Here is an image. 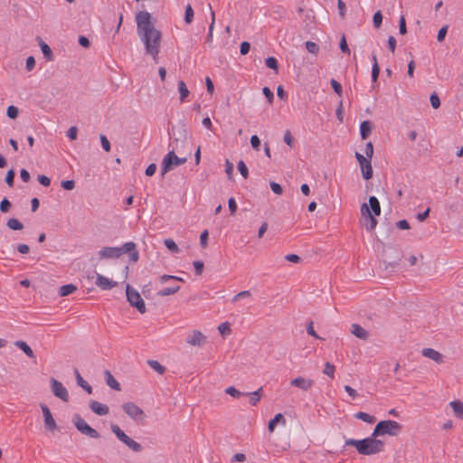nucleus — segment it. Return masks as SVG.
Listing matches in <instances>:
<instances>
[{
	"label": "nucleus",
	"instance_id": "64",
	"mask_svg": "<svg viewBox=\"0 0 463 463\" xmlns=\"http://www.w3.org/2000/svg\"><path fill=\"white\" fill-rule=\"evenodd\" d=\"M77 135H78V128L76 127H71L69 129H68V132H67V137L71 139V140H75L77 138Z\"/></svg>",
	"mask_w": 463,
	"mask_h": 463
},
{
	"label": "nucleus",
	"instance_id": "39",
	"mask_svg": "<svg viewBox=\"0 0 463 463\" xmlns=\"http://www.w3.org/2000/svg\"><path fill=\"white\" fill-rule=\"evenodd\" d=\"M265 64L268 68L274 70L275 72H278L279 65L278 61L274 57H269L265 60Z\"/></svg>",
	"mask_w": 463,
	"mask_h": 463
},
{
	"label": "nucleus",
	"instance_id": "5",
	"mask_svg": "<svg viewBox=\"0 0 463 463\" xmlns=\"http://www.w3.org/2000/svg\"><path fill=\"white\" fill-rule=\"evenodd\" d=\"M72 422L77 430L82 435L91 439H99L100 437L99 433L95 429L90 427L80 414L73 415Z\"/></svg>",
	"mask_w": 463,
	"mask_h": 463
},
{
	"label": "nucleus",
	"instance_id": "54",
	"mask_svg": "<svg viewBox=\"0 0 463 463\" xmlns=\"http://www.w3.org/2000/svg\"><path fill=\"white\" fill-rule=\"evenodd\" d=\"M339 47L344 53L350 54V49L347 45L346 39H345V35H343L340 40Z\"/></svg>",
	"mask_w": 463,
	"mask_h": 463
},
{
	"label": "nucleus",
	"instance_id": "21",
	"mask_svg": "<svg viewBox=\"0 0 463 463\" xmlns=\"http://www.w3.org/2000/svg\"><path fill=\"white\" fill-rule=\"evenodd\" d=\"M367 205L372 212V214L375 216H379L381 214L380 202L375 196L369 197Z\"/></svg>",
	"mask_w": 463,
	"mask_h": 463
},
{
	"label": "nucleus",
	"instance_id": "59",
	"mask_svg": "<svg viewBox=\"0 0 463 463\" xmlns=\"http://www.w3.org/2000/svg\"><path fill=\"white\" fill-rule=\"evenodd\" d=\"M100 143L106 152L110 151V143L105 135H100Z\"/></svg>",
	"mask_w": 463,
	"mask_h": 463
},
{
	"label": "nucleus",
	"instance_id": "56",
	"mask_svg": "<svg viewBox=\"0 0 463 463\" xmlns=\"http://www.w3.org/2000/svg\"><path fill=\"white\" fill-rule=\"evenodd\" d=\"M337 8L339 12V16L341 19H344L345 16V4L343 0H337Z\"/></svg>",
	"mask_w": 463,
	"mask_h": 463
},
{
	"label": "nucleus",
	"instance_id": "13",
	"mask_svg": "<svg viewBox=\"0 0 463 463\" xmlns=\"http://www.w3.org/2000/svg\"><path fill=\"white\" fill-rule=\"evenodd\" d=\"M185 342L192 346H202L206 343V336L199 330H194Z\"/></svg>",
	"mask_w": 463,
	"mask_h": 463
},
{
	"label": "nucleus",
	"instance_id": "41",
	"mask_svg": "<svg viewBox=\"0 0 463 463\" xmlns=\"http://www.w3.org/2000/svg\"><path fill=\"white\" fill-rule=\"evenodd\" d=\"M194 13L191 5H187V6L185 7L184 22L186 24H191L194 19Z\"/></svg>",
	"mask_w": 463,
	"mask_h": 463
},
{
	"label": "nucleus",
	"instance_id": "14",
	"mask_svg": "<svg viewBox=\"0 0 463 463\" xmlns=\"http://www.w3.org/2000/svg\"><path fill=\"white\" fill-rule=\"evenodd\" d=\"M41 409L43 414L44 425L50 431H54L57 430V424L52 415V412L47 405L41 404Z\"/></svg>",
	"mask_w": 463,
	"mask_h": 463
},
{
	"label": "nucleus",
	"instance_id": "33",
	"mask_svg": "<svg viewBox=\"0 0 463 463\" xmlns=\"http://www.w3.org/2000/svg\"><path fill=\"white\" fill-rule=\"evenodd\" d=\"M180 290V286L165 288L157 292L159 297H167L177 293Z\"/></svg>",
	"mask_w": 463,
	"mask_h": 463
},
{
	"label": "nucleus",
	"instance_id": "37",
	"mask_svg": "<svg viewBox=\"0 0 463 463\" xmlns=\"http://www.w3.org/2000/svg\"><path fill=\"white\" fill-rule=\"evenodd\" d=\"M165 246L172 252L177 253L179 252V248L177 244L172 239H165L164 241Z\"/></svg>",
	"mask_w": 463,
	"mask_h": 463
},
{
	"label": "nucleus",
	"instance_id": "18",
	"mask_svg": "<svg viewBox=\"0 0 463 463\" xmlns=\"http://www.w3.org/2000/svg\"><path fill=\"white\" fill-rule=\"evenodd\" d=\"M90 408L95 414L99 416H104L109 412V409L107 405L102 404L97 401H90Z\"/></svg>",
	"mask_w": 463,
	"mask_h": 463
},
{
	"label": "nucleus",
	"instance_id": "32",
	"mask_svg": "<svg viewBox=\"0 0 463 463\" xmlns=\"http://www.w3.org/2000/svg\"><path fill=\"white\" fill-rule=\"evenodd\" d=\"M178 91L180 93V100L184 102L190 93L184 80L178 81Z\"/></svg>",
	"mask_w": 463,
	"mask_h": 463
},
{
	"label": "nucleus",
	"instance_id": "47",
	"mask_svg": "<svg viewBox=\"0 0 463 463\" xmlns=\"http://www.w3.org/2000/svg\"><path fill=\"white\" fill-rule=\"evenodd\" d=\"M382 22H383V14H382L381 11L375 12L373 16V26L375 28H379L382 24Z\"/></svg>",
	"mask_w": 463,
	"mask_h": 463
},
{
	"label": "nucleus",
	"instance_id": "4",
	"mask_svg": "<svg viewBox=\"0 0 463 463\" xmlns=\"http://www.w3.org/2000/svg\"><path fill=\"white\" fill-rule=\"evenodd\" d=\"M402 427V425L392 420H381L379 421L373 431V437H379L383 435H389V436H398L401 432Z\"/></svg>",
	"mask_w": 463,
	"mask_h": 463
},
{
	"label": "nucleus",
	"instance_id": "30",
	"mask_svg": "<svg viewBox=\"0 0 463 463\" xmlns=\"http://www.w3.org/2000/svg\"><path fill=\"white\" fill-rule=\"evenodd\" d=\"M6 226L13 231H21L24 229V224L16 218H10L6 222Z\"/></svg>",
	"mask_w": 463,
	"mask_h": 463
},
{
	"label": "nucleus",
	"instance_id": "51",
	"mask_svg": "<svg viewBox=\"0 0 463 463\" xmlns=\"http://www.w3.org/2000/svg\"><path fill=\"white\" fill-rule=\"evenodd\" d=\"M380 73V67L378 62H375V64H373L372 67V81L376 82L379 77Z\"/></svg>",
	"mask_w": 463,
	"mask_h": 463
},
{
	"label": "nucleus",
	"instance_id": "10",
	"mask_svg": "<svg viewBox=\"0 0 463 463\" xmlns=\"http://www.w3.org/2000/svg\"><path fill=\"white\" fill-rule=\"evenodd\" d=\"M122 409L128 417L137 422H142L146 418L144 411L132 402H125Z\"/></svg>",
	"mask_w": 463,
	"mask_h": 463
},
{
	"label": "nucleus",
	"instance_id": "62",
	"mask_svg": "<svg viewBox=\"0 0 463 463\" xmlns=\"http://www.w3.org/2000/svg\"><path fill=\"white\" fill-rule=\"evenodd\" d=\"M250 49V44L248 42H242L240 46V52L241 55H246L249 53Z\"/></svg>",
	"mask_w": 463,
	"mask_h": 463
},
{
	"label": "nucleus",
	"instance_id": "23",
	"mask_svg": "<svg viewBox=\"0 0 463 463\" xmlns=\"http://www.w3.org/2000/svg\"><path fill=\"white\" fill-rule=\"evenodd\" d=\"M74 374L79 386H80L83 390H85L88 393L92 392V387L81 377L79 370L77 368L74 369Z\"/></svg>",
	"mask_w": 463,
	"mask_h": 463
},
{
	"label": "nucleus",
	"instance_id": "31",
	"mask_svg": "<svg viewBox=\"0 0 463 463\" xmlns=\"http://www.w3.org/2000/svg\"><path fill=\"white\" fill-rule=\"evenodd\" d=\"M279 421H282L283 423H285L284 416L281 413L276 414L274 416V418L269 420V425H268L269 431L273 432L277 423H279Z\"/></svg>",
	"mask_w": 463,
	"mask_h": 463
},
{
	"label": "nucleus",
	"instance_id": "3",
	"mask_svg": "<svg viewBox=\"0 0 463 463\" xmlns=\"http://www.w3.org/2000/svg\"><path fill=\"white\" fill-rule=\"evenodd\" d=\"M125 253H129V260L137 262L139 258L137 245L133 241L124 243L121 247H104L99 254L101 259H117Z\"/></svg>",
	"mask_w": 463,
	"mask_h": 463
},
{
	"label": "nucleus",
	"instance_id": "12",
	"mask_svg": "<svg viewBox=\"0 0 463 463\" xmlns=\"http://www.w3.org/2000/svg\"><path fill=\"white\" fill-rule=\"evenodd\" d=\"M50 383L52 392L54 394V396L61 399L62 402H67L70 397L69 392L67 389L63 386V384L54 378H52Z\"/></svg>",
	"mask_w": 463,
	"mask_h": 463
},
{
	"label": "nucleus",
	"instance_id": "28",
	"mask_svg": "<svg viewBox=\"0 0 463 463\" xmlns=\"http://www.w3.org/2000/svg\"><path fill=\"white\" fill-rule=\"evenodd\" d=\"M262 387H260L257 391L253 392H245L244 395L250 396V403L252 406H256L261 398Z\"/></svg>",
	"mask_w": 463,
	"mask_h": 463
},
{
	"label": "nucleus",
	"instance_id": "9",
	"mask_svg": "<svg viewBox=\"0 0 463 463\" xmlns=\"http://www.w3.org/2000/svg\"><path fill=\"white\" fill-rule=\"evenodd\" d=\"M361 217H362V223L364 225L365 229L368 232L373 231L378 223V221L375 218V215L372 214V212L370 211L367 203H364L361 205Z\"/></svg>",
	"mask_w": 463,
	"mask_h": 463
},
{
	"label": "nucleus",
	"instance_id": "15",
	"mask_svg": "<svg viewBox=\"0 0 463 463\" xmlns=\"http://www.w3.org/2000/svg\"><path fill=\"white\" fill-rule=\"evenodd\" d=\"M290 385L293 387L299 388L302 391H308L314 385V381L309 378L297 377L290 381Z\"/></svg>",
	"mask_w": 463,
	"mask_h": 463
},
{
	"label": "nucleus",
	"instance_id": "48",
	"mask_svg": "<svg viewBox=\"0 0 463 463\" xmlns=\"http://www.w3.org/2000/svg\"><path fill=\"white\" fill-rule=\"evenodd\" d=\"M11 206H12V204H11L10 201L7 198H4L0 202V212L4 213H8Z\"/></svg>",
	"mask_w": 463,
	"mask_h": 463
},
{
	"label": "nucleus",
	"instance_id": "34",
	"mask_svg": "<svg viewBox=\"0 0 463 463\" xmlns=\"http://www.w3.org/2000/svg\"><path fill=\"white\" fill-rule=\"evenodd\" d=\"M210 8H211L212 22H211V24L209 26L208 34L206 36V43H213V27H214V24H215V13L212 10L211 6H210Z\"/></svg>",
	"mask_w": 463,
	"mask_h": 463
},
{
	"label": "nucleus",
	"instance_id": "24",
	"mask_svg": "<svg viewBox=\"0 0 463 463\" xmlns=\"http://www.w3.org/2000/svg\"><path fill=\"white\" fill-rule=\"evenodd\" d=\"M14 345L16 347H18L19 349H21L31 359L35 358L33 351L24 341H22V340L15 341Z\"/></svg>",
	"mask_w": 463,
	"mask_h": 463
},
{
	"label": "nucleus",
	"instance_id": "7",
	"mask_svg": "<svg viewBox=\"0 0 463 463\" xmlns=\"http://www.w3.org/2000/svg\"><path fill=\"white\" fill-rule=\"evenodd\" d=\"M187 161V157H178L174 151H169L164 157L161 165V175H165L174 166H178L184 164Z\"/></svg>",
	"mask_w": 463,
	"mask_h": 463
},
{
	"label": "nucleus",
	"instance_id": "58",
	"mask_svg": "<svg viewBox=\"0 0 463 463\" xmlns=\"http://www.w3.org/2000/svg\"><path fill=\"white\" fill-rule=\"evenodd\" d=\"M250 145H251L253 149H255L257 151L260 150V139L259 138V137L257 135L251 136V137H250Z\"/></svg>",
	"mask_w": 463,
	"mask_h": 463
},
{
	"label": "nucleus",
	"instance_id": "1",
	"mask_svg": "<svg viewBox=\"0 0 463 463\" xmlns=\"http://www.w3.org/2000/svg\"><path fill=\"white\" fill-rule=\"evenodd\" d=\"M137 33L145 45L146 54L156 61L162 42V33L156 28V20L150 13L140 11L136 14Z\"/></svg>",
	"mask_w": 463,
	"mask_h": 463
},
{
	"label": "nucleus",
	"instance_id": "29",
	"mask_svg": "<svg viewBox=\"0 0 463 463\" xmlns=\"http://www.w3.org/2000/svg\"><path fill=\"white\" fill-rule=\"evenodd\" d=\"M77 290V287L73 284L63 285L59 289V294L61 297L69 296Z\"/></svg>",
	"mask_w": 463,
	"mask_h": 463
},
{
	"label": "nucleus",
	"instance_id": "53",
	"mask_svg": "<svg viewBox=\"0 0 463 463\" xmlns=\"http://www.w3.org/2000/svg\"><path fill=\"white\" fill-rule=\"evenodd\" d=\"M448 29H449V25H447V24H446V25L442 26V27L439 30V32H438V35H437V40H438V42H439V43H440V42H442V41L445 39L446 34H447V33H448Z\"/></svg>",
	"mask_w": 463,
	"mask_h": 463
},
{
	"label": "nucleus",
	"instance_id": "50",
	"mask_svg": "<svg viewBox=\"0 0 463 463\" xmlns=\"http://www.w3.org/2000/svg\"><path fill=\"white\" fill-rule=\"evenodd\" d=\"M14 175H15V173H14V171L13 169H10L6 173L5 181L7 184V185L10 186V187L14 185Z\"/></svg>",
	"mask_w": 463,
	"mask_h": 463
},
{
	"label": "nucleus",
	"instance_id": "63",
	"mask_svg": "<svg viewBox=\"0 0 463 463\" xmlns=\"http://www.w3.org/2000/svg\"><path fill=\"white\" fill-rule=\"evenodd\" d=\"M228 206H229V210L231 212V214L233 215L236 211H237V203H236V201L233 197H231L229 200H228Z\"/></svg>",
	"mask_w": 463,
	"mask_h": 463
},
{
	"label": "nucleus",
	"instance_id": "61",
	"mask_svg": "<svg viewBox=\"0 0 463 463\" xmlns=\"http://www.w3.org/2000/svg\"><path fill=\"white\" fill-rule=\"evenodd\" d=\"M399 32L401 34H405L407 33L406 21L403 15H402L399 20Z\"/></svg>",
	"mask_w": 463,
	"mask_h": 463
},
{
	"label": "nucleus",
	"instance_id": "46",
	"mask_svg": "<svg viewBox=\"0 0 463 463\" xmlns=\"http://www.w3.org/2000/svg\"><path fill=\"white\" fill-rule=\"evenodd\" d=\"M18 113H19L18 109L14 105H10L6 109L7 117L12 119L16 118L18 116Z\"/></svg>",
	"mask_w": 463,
	"mask_h": 463
},
{
	"label": "nucleus",
	"instance_id": "19",
	"mask_svg": "<svg viewBox=\"0 0 463 463\" xmlns=\"http://www.w3.org/2000/svg\"><path fill=\"white\" fill-rule=\"evenodd\" d=\"M362 175L364 179L369 180L373 177V167L371 164V158L366 159L364 162L360 164Z\"/></svg>",
	"mask_w": 463,
	"mask_h": 463
},
{
	"label": "nucleus",
	"instance_id": "55",
	"mask_svg": "<svg viewBox=\"0 0 463 463\" xmlns=\"http://www.w3.org/2000/svg\"><path fill=\"white\" fill-rule=\"evenodd\" d=\"M196 275H201L203 271L204 264L201 260H195L193 262Z\"/></svg>",
	"mask_w": 463,
	"mask_h": 463
},
{
	"label": "nucleus",
	"instance_id": "49",
	"mask_svg": "<svg viewBox=\"0 0 463 463\" xmlns=\"http://www.w3.org/2000/svg\"><path fill=\"white\" fill-rule=\"evenodd\" d=\"M330 84L334 90V91L339 96L341 97L342 96V93H343V90H342V86L341 84L335 80V79H332L330 80Z\"/></svg>",
	"mask_w": 463,
	"mask_h": 463
},
{
	"label": "nucleus",
	"instance_id": "42",
	"mask_svg": "<svg viewBox=\"0 0 463 463\" xmlns=\"http://www.w3.org/2000/svg\"><path fill=\"white\" fill-rule=\"evenodd\" d=\"M225 392L229 395H231L233 398H240L241 395H244L245 393L238 391L234 386H229L225 389Z\"/></svg>",
	"mask_w": 463,
	"mask_h": 463
},
{
	"label": "nucleus",
	"instance_id": "43",
	"mask_svg": "<svg viewBox=\"0 0 463 463\" xmlns=\"http://www.w3.org/2000/svg\"><path fill=\"white\" fill-rule=\"evenodd\" d=\"M158 279H159L160 283H162V284L165 283L168 280H177V281L184 282V279L180 277L173 276V275H166V274L161 275Z\"/></svg>",
	"mask_w": 463,
	"mask_h": 463
},
{
	"label": "nucleus",
	"instance_id": "40",
	"mask_svg": "<svg viewBox=\"0 0 463 463\" xmlns=\"http://www.w3.org/2000/svg\"><path fill=\"white\" fill-rule=\"evenodd\" d=\"M335 365H333L329 362H326L325 364V368L323 370V373H325L326 375H327L333 379L335 377Z\"/></svg>",
	"mask_w": 463,
	"mask_h": 463
},
{
	"label": "nucleus",
	"instance_id": "36",
	"mask_svg": "<svg viewBox=\"0 0 463 463\" xmlns=\"http://www.w3.org/2000/svg\"><path fill=\"white\" fill-rule=\"evenodd\" d=\"M354 416V418L362 420L367 423H373L376 420L374 416L363 411L356 412Z\"/></svg>",
	"mask_w": 463,
	"mask_h": 463
},
{
	"label": "nucleus",
	"instance_id": "25",
	"mask_svg": "<svg viewBox=\"0 0 463 463\" xmlns=\"http://www.w3.org/2000/svg\"><path fill=\"white\" fill-rule=\"evenodd\" d=\"M373 128L372 122L369 120H364L360 125V135L362 139H366L370 135Z\"/></svg>",
	"mask_w": 463,
	"mask_h": 463
},
{
	"label": "nucleus",
	"instance_id": "17",
	"mask_svg": "<svg viewBox=\"0 0 463 463\" xmlns=\"http://www.w3.org/2000/svg\"><path fill=\"white\" fill-rule=\"evenodd\" d=\"M96 285L99 287L101 289L108 290L117 286V282L113 281L100 274H97L96 277Z\"/></svg>",
	"mask_w": 463,
	"mask_h": 463
},
{
	"label": "nucleus",
	"instance_id": "27",
	"mask_svg": "<svg viewBox=\"0 0 463 463\" xmlns=\"http://www.w3.org/2000/svg\"><path fill=\"white\" fill-rule=\"evenodd\" d=\"M449 406L452 408L456 417L463 419V402L456 400L449 402Z\"/></svg>",
	"mask_w": 463,
	"mask_h": 463
},
{
	"label": "nucleus",
	"instance_id": "2",
	"mask_svg": "<svg viewBox=\"0 0 463 463\" xmlns=\"http://www.w3.org/2000/svg\"><path fill=\"white\" fill-rule=\"evenodd\" d=\"M345 445L354 447L361 455L368 456L382 452L384 442L372 434L371 437L363 439H348L345 440Z\"/></svg>",
	"mask_w": 463,
	"mask_h": 463
},
{
	"label": "nucleus",
	"instance_id": "57",
	"mask_svg": "<svg viewBox=\"0 0 463 463\" xmlns=\"http://www.w3.org/2000/svg\"><path fill=\"white\" fill-rule=\"evenodd\" d=\"M269 185H270V189L272 190V192L274 194H279V195L282 194L283 189L279 184H278L276 182H270Z\"/></svg>",
	"mask_w": 463,
	"mask_h": 463
},
{
	"label": "nucleus",
	"instance_id": "44",
	"mask_svg": "<svg viewBox=\"0 0 463 463\" xmlns=\"http://www.w3.org/2000/svg\"><path fill=\"white\" fill-rule=\"evenodd\" d=\"M218 330L220 332V334L222 335H230L232 330H231V326H230V324L228 322H225V323H222L219 326H218Z\"/></svg>",
	"mask_w": 463,
	"mask_h": 463
},
{
	"label": "nucleus",
	"instance_id": "35",
	"mask_svg": "<svg viewBox=\"0 0 463 463\" xmlns=\"http://www.w3.org/2000/svg\"><path fill=\"white\" fill-rule=\"evenodd\" d=\"M147 364L153 370H155L159 374H164L166 370L165 367L156 360H148Z\"/></svg>",
	"mask_w": 463,
	"mask_h": 463
},
{
	"label": "nucleus",
	"instance_id": "20",
	"mask_svg": "<svg viewBox=\"0 0 463 463\" xmlns=\"http://www.w3.org/2000/svg\"><path fill=\"white\" fill-rule=\"evenodd\" d=\"M351 333L355 335L357 338L362 340H367L369 337V333L367 330H365L364 327H362L358 324H353L352 325V330Z\"/></svg>",
	"mask_w": 463,
	"mask_h": 463
},
{
	"label": "nucleus",
	"instance_id": "60",
	"mask_svg": "<svg viewBox=\"0 0 463 463\" xmlns=\"http://www.w3.org/2000/svg\"><path fill=\"white\" fill-rule=\"evenodd\" d=\"M262 92H263L264 96L266 97L268 102L272 103L273 99H274V95H273V92L269 90V88L264 87L262 89Z\"/></svg>",
	"mask_w": 463,
	"mask_h": 463
},
{
	"label": "nucleus",
	"instance_id": "11",
	"mask_svg": "<svg viewBox=\"0 0 463 463\" xmlns=\"http://www.w3.org/2000/svg\"><path fill=\"white\" fill-rule=\"evenodd\" d=\"M188 135L185 128H182L178 131V137H174L173 140L169 143V147H171L170 151L181 152L187 144Z\"/></svg>",
	"mask_w": 463,
	"mask_h": 463
},
{
	"label": "nucleus",
	"instance_id": "26",
	"mask_svg": "<svg viewBox=\"0 0 463 463\" xmlns=\"http://www.w3.org/2000/svg\"><path fill=\"white\" fill-rule=\"evenodd\" d=\"M38 42H39V45L41 47V50L44 55V57L46 58L47 61H52L53 60V54H52V49L50 48V46L45 43L41 37H38Z\"/></svg>",
	"mask_w": 463,
	"mask_h": 463
},
{
	"label": "nucleus",
	"instance_id": "52",
	"mask_svg": "<svg viewBox=\"0 0 463 463\" xmlns=\"http://www.w3.org/2000/svg\"><path fill=\"white\" fill-rule=\"evenodd\" d=\"M430 104L433 109H439L440 106V100L436 92L432 93L430 98Z\"/></svg>",
	"mask_w": 463,
	"mask_h": 463
},
{
	"label": "nucleus",
	"instance_id": "38",
	"mask_svg": "<svg viewBox=\"0 0 463 463\" xmlns=\"http://www.w3.org/2000/svg\"><path fill=\"white\" fill-rule=\"evenodd\" d=\"M306 49L308 52L317 55L319 52V46L314 42L307 41L305 43Z\"/></svg>",
	"mask_w": 463,
	"mask_h": 463
},
{
	"label": "nucleus",
	"instance_id": "22",
	"mask_svg": "<svg viewBox=\"0 0 463 463\" xmlns=\"http://www.w3.org/2000/svg\"><path fill=\"white\" fill-rule=\"evenodd\" d=\"M106 383L113 390L120 391L119 383L114 378L112 373L107 370L104 373Z\"/></svg>",
	"mask_w": 463,
	"mask_h": 463
},
{
	"label": "nucleus",
	"instance_id": "6",
	"mask_svg": "<svg viewBox=\"0 0 463 463\" xmlns=\"http://www.w3.org/2000/svg\"><path fill=\"white\" fill-rule=\"evenodd\" d=\"M111 431L117 436V438L128 446L134 452H140L143 448L142 445L131 438H129L117 424H111Z\"/></svg>",
	"mask_w": 463,
	"mask_h": 463
},
{
	"label": "nucleus",
	"instance_id": "16",
	"mask_svg": "<svg viewBox=\"0 0 463 463\" xmlns=\"http://www.w3.org/2000/svg\"><path fill=\"white\" fill-rule=\"evenodd\" d=\"M421 354L424 357H427L439 364L444 363V355L433 348H423Z\"/></svg>",
	"mask_w": 463,
	"mask_h": 463
},
{
	"label": "nucleus",
	"instance_id": "45",
	"mask_svg": "<svg viewBox=\"0 0 463 463\" xmlns=\"http://www.w3.org/2000/svg\"><path fill=\"white\" fill-rule=\"evenodd\" d=\"M238 170L241 173V175L246 179L249 176V170L245 165V163L242 160H240L238 162Z\"/></svg>",
	"mask_w": 463,
	"mask_h": 463
},
{
	"label": "nucleus",
	"instance_id": "8",
	"mask_svg": "<svg viewBox=\"0 0 463 463\" xmlns=\"http://www.w3.org/2000/svg\"><path fill=\"white\" fill-rule=\"evenodd\" d=\"M126 295L127 300L132 307H136L141 314L146 313V308L143 298L140 294L128 284L126 287Z\"/></svg>",
	"mask_w": 463,
	"mask_h": 463
}]
</instances>
